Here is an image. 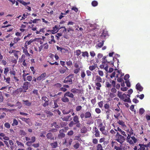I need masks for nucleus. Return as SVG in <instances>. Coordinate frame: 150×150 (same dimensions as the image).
Listing matches in <instances>:
<instances>
[{
  "mask_svg": "<svg viewBox=\"0 0 150 150\" xmlns=\"http://www.w3.org/2000/svg\"><path fill=\"white\" fill-rule=\"evenodd\" d=\"M117 74L116 77L117 78V81L119 82H122L123 80L121 77L124 75V74L122 73L120 70H117Z\"/></svg>",
  "mask_w": 150,
  "mask_h": 150,
  "instance_id": "9",
  "label": "nucleus"
},
{
  "mask_svg": "<svg viewBox=\"0 0 150 150\" xmlns=\"http://www.w3.org/2000/svg\"><path fill=\"white\" fill-rule=\"evenodd\" d=\"M4 126L6 128H9L10 127V124L8 122H6L4 124Z\"/></svg>",
  "mask_w": 150,
  "mask_h": 150,
  "instance_id": "62",
  "label": "nucleus"
},
{
  "mask_svg": "<svg viewBox=\"0 0 150 150\" xmlns=\"http://www.w3.org/2000/svg\"><path fill=\"white\" fill-rule=\"evenodd\" d=\"M50 145L52 148H55L57 146V142L50 143Z\"/></svg>",
  "mask_w": 150,
  "mask_h": 150,
  "instance_id": "32",
  "label": "nucleus"
},
{
  "mask_svg": "<svg viewBox=\"0 0 150 150\" xmlns=\"http://www.w3.org/2000/svg\"><path fill=\"white\" fill-rule=\"evenodd\" d=\"M82 53V56L83 57H85L86 56L87 57H88L89 55L87 52L85 51V52H83Z\"/></svg>",
  "mask_w": 150,
  "mask_h": 150,
  "instance_id": "43",
  "label": "nucleus"
},
{
  "mask_svg": "<svg viewBox=\"0 0 150 150\" xmlns=\"http://www.w3.org/2000/svg\"><path fill=\"white\" fill-rule=\"evenodd\" d=\"M54 127L56 128H59L60 127V126L58 125L56 122H54L51 124V127Z\"/></svg>",
  "mask_w": 150,
  "mask_h": 150,
  "instance_id": "35",
  "label": "nucleus"
},
{
  "mask_svg": "<svg viewBox=\"0 0 150 150\" xmlns=\"http://www.w3.org/2000/svg\"><path fill=\"white\" fill-rule=\"evenodd\" d=\"M22 48L23 50V53L25 56H30V54L28 52L27 49H25L23 47H22Z\"/></svg>",
  "mask_w": 150,
  "mask_h": 150,
  "instance_id": "28",
  "label": "nucleus"
},
{
  "mask_svg": "<svg viewBox=\"0 0 150 150\" xmlns=\"http://www.w3.org/2000/svg\"><path fill=\"white\" fill-rule=\"evenodd\" d=\"M81 68H76L74 70V73L76 74H78L80 71Z\"/></svg>",
  "mask_w": 150,
  "mask_h": 150,
  "instance_id": "57",
  "label": "nucleus"
},
{
  "mask_svg": "<svg viewBox=\"0 0 150 150\" xmlns=\"http://www.w3.org/2000/svg\"><path fill=\"white\" fill-rule=\"evenodd\" d=\"M65 94L67 96L71 98H74V96L73 94L69 91L67 92Z\"/></svg>",
  "mask_w": 150,
  "mask_h": 150,
  "instance_id": "25",
  "label": "nucleus"
},
{
  "mask_svg": "<svg viewBox=\"0 0 150 150\" xmlns=\"http://www.w3.org/2000/svg\"><path fill=\"white\" fill-rule=\"evenodd\" d=\"M110 106L109 104L106 103L104 105V108H105V110L110 109Z\"/></svg>",
  "mask_w": 150,
  "mask_h": 150,
  "instance_id": "54",
  "label": "nucleus"
},
{
  "mask_svg": "<svg viewBox=\"0 0 150 150\" xmlns=\"http://www.w3.org/2000/svg\"><path fill=\"white\" fill-rule=\"evenodd\" d=\"M79 117L77 115L74 116L73 117V121L75 123H79L80 122Z\"/></svg>",
  "mask_w": 150,
  "mask_h": 150,
  "instance_id": "27",
  "label": "nucleus"
},
{
  "mask_svg": "<svg viewBox=\"0 0 150 150\" xmlns=\"http://www.w3.org/2000/svg\"><path fill=\"white\" fill-rule=\"evenodd\" d=\"M4 80H5V82L8 83H9L10 81V78L9 77L6 78L5 76H4Z\"/></svg>",
  "mask_w": 150,
  "mask_h": 150,
  "instance_id": "39",
  "label": "nucleus"
},
{
  "mask_svg": "<svg viewBox=\"0 0 150 150\" xmlns=\"http://www.w3.org/2000/svg\"><path fill=\"white\" fill-rule=\"evenodd\" d=\"M114 149L116 150H122V149L120 147L117 146H114Z\"/></svg>",
  "mask_w": 150,
  "mask_h": 150,
  "instance_id": "64",
  "label": "nucleus"
},
{
  "mask_svg": "<svg viewBox=\"0 0 150 150\" xmlns=\"http://www.w3.org/2000/svg\"><path fill=\"white\" fill-rule=\"evenodd\" d=\"M100 128L99 129L100 131L102 132V133L103 134H105V133L104 132V131L105 130V127L103 125L102 127H100Z\"/></svg>",
  "mask_w": 150,
  "mask_h": 150,
  "instance_id": "42",
  "label": "nucleus"
},
{
  "mask_svg": "<svg viewBox=\"0 0 150 150\" xmlns=\"http://www.w3.org/2000/svg\"><path fill=\"white\" fill-rule=\"evenodd\" d=\"M82 109V107L81 105L77 106L76 107V111H79Z\"/></svg>",
  "mask_w": 150,
  "mask_h": 150,
  "instance_id": "49",
  "label": "nucleus"
},
{
  "mask_svg": "<svg viewBox=\"0 0 150 150\" xmlns=\"http://www.w3.org/2000/svg\"><path fill=\"white\" fill-rule=\"evenodd\" d=\"M103 101H100L98 103V105L100 108H102L103 106Z\"/></svg>",
  "mask_w": 150,
  "mask_h": 150,
  "instance_id": "52",
  "label": "nucleus"
},
{
  "mask_svg": "<svg viewBox=\"0 0 150 150\" xmlns=\"http://www.w3.org/2000/svg\"><path fill=\"white\" fill-rule=\"evenodd\" d=\"M25 58V55L24 54H22L21 56V58H20L19 59V62L22 63L23 61L26 60Z\"/></svg>",
  "mask_w": 150,
  "mask_h": 150,
  "instance_id": "30",
  "label": "nucleus"
},
{
  "mask_svg": "<svg viewBox=\"0 0 150 150\" xmlns=\"http://www.w3.org/2000/svg\"><path fill=\"white\" fill-rule=\"evenodd\" d=\"M68 69L66 67H65L64 68L61 67L59 71L61 74H64L67 70H68Z\"/></svg>",
  "mask_w": 150,
  "mask_h": 150,
  "instance_id": "20",
  "label": "nucleus"
},
{
  "mask_svg": "<svg viewBox=\"0 0 150 150\" xmlns=\"http://www.w3.org/2000/svg\"><path fill=\"white\" fill-rule=\"evenodd\" d=\"M64 130L61 129L59 131V133L58 135V137L59 139H62L65 137V134L64 133Z\"/></svg>",
  "mask_w": 150,
  "mask_h": 150,
  "instance_id": "14",
  "label": "nucleus"
},
{
  "mask_svg": "<svg viewBox=\"0 0 150 150\" xmlns=\"http://www.w3.org/2000/svg\"><path fill=\"white\" fill-rule=\"evenodd\" d=\"M130 95H126L125 93H124L122 94V97L120 99L122 100L125 102L131 103V101L130 98Z\"/></svg>",
  "mask_w": 150,
  "mask_h": 150,
  "instance_id": "7",
  "label": "nucleus"
},
{
  "mask_svg": "<svg viewBox=\"0 0 150 150\" xmlns=\"http://www.w3.org/2000/svg\"><path fill=\"white\" fill-rule=\"evenodd\" d=\"M110 82L112 83V85L113 87V88H112L111 90V92L113 93H116L117 91L116 89L115 88V87L116 86L115 81L114 80H112L110 79Z\"/></svg>",
  "mask_w": 150,
  "mask_h": 150,
  "instance_id": "12",
  "label": "nucleus"
},
{
  "mask_svg": "<svg viewBox=\"0 0 150 150\" xmlns=\"http://www.w3.org/2000/svg\"><path fill=\"white\" fill-rule=\"evenodd\" d=\"M23 87H20L19 88H18L16 91V93H21L22 92L23 93Z\"/></svg>",
  "mask_w": 150,
  "mask_h": 150,
  "instance_id": "40",
  "label": "nucleus"
},
{
  "mask_svg": "<svg viewBox=\"0 0 150 150\" xmlns=\"http://www.w3.org/2000/svg\"><path fill=\"white\" fill-rule=\"evenodd\" d=\"M106 87L108 88H111L112 85V84H111L108 82H106L105 83Z\"/></svg>",
  "mask_w": 150,
  "mask_h": 150,
  "instance_id": "48",
  "label": "nucleus"
},
{
  "mask_svg": "<svg viewBox=\"0 0 150 150\" xmlns=\"http://www.w3.org/2000/svg\"><path fill=\"white\" fill-rule=\"evenodd\" d=\"M30 86V83L28 81H25L23 83L22 87L23 89V93L26 92L28 90Z\"/></svg>",
  "mask_w": 150,
  "mask_h": 150,
  "instance_id": "10",
  "label": "nucleus"
},
{
  "mask_svg": "<svg viewBox=\"0 0 150 150\" xmlns=\"http://www.w3.org/2000/svg\"><path fill=\"white\" fill-rule=\"evenodd\" d=\"M73 77V74H69L65 78L63 81V83H69V84H72L73 83L72 79Z\"/></svg>",
  "mask_w": 150,
  "mask_h": 150,
  "instance_id": "6",
  "label": "nucleus"
},
{
  "mask_svg": "<svg viewBox=\"0 0 150 150\" xmlns=\"http://www.w3.org/2000/svg\"><path fill=\"white\" fill-rule=\"evenodd\" d=\"M81 91L80 90L76 88L72 89L71 90V91L74 93H78V92H80Z\"/></svg>",
  "mask_w": 150,
  "mask_h": 150,
  "instance_id": "33",
  "label": "nucleus"
},
{
  "mask_svg": "<svg viewBox=\"0 0 150 150\" xmlns=\"http://www.w3.org/2000/svg\"><path fill=\"white\" fill-rule=\"evenodd\" d=\"M117 70H118L117 69L115 70V71H114L110 76L111 78H112L113 77H115V74L116 75V76L117 74Z\"/></svg>",
  "mask_w": 150,
  "mask_h": 150,
  "instance_id": "34",
  "label": "nucleus"
},
{
  "mask_svg": "<svg viewBox=\"0 0 150 150\" xmlns=\"http://www.w3.org/2000/svg\"><path fill=\"white\" fill-rule=\"evenodd\" d=\"M85 119H86L92 117L91 113L89 111L86 112L85 113Z\"/></svg>",
  "mask_w": 150,
  "mask_h": 150,
  "instance_id": "23",
  "label": "nucleus"
},
{
  "mask_svg": "<svg viewBox=\"0 0 150 150\" xmlns=\"http://www.w3.org/2000/svg\"><path fill=\"white\" fill-rule=\"evenodd\" d=\"M144 111L145 110L143 108H142L139 109V113L140 114L142 115L144 113Z\"/></svg>",
  "mask_w": 150,
  "mask_h": 150,
  "instance_id": "63",
  "label": "nucleus"
},
{
  "mask_svg": "<svg viewBox=\"0 0 150 150\" xmlns=\"http://www.w3.org/2000/svg\"><path fill=\"white\" fill-rule=\"evenodd\" d=\"M91 4L93 6L95 7L98 5V2L96 1H92Z\"/></svg>",
  "mask_w": 150,
  "mask_h": 150,
  "instance_id": "44",
  "label": "nucleus"
},
{
  "mask_svg": "<svg viewBox=\"0 0 150 150\" xmlns=\"http://www.w3.org/2000/svg\"><path fill=\"white\" fill-rule=\"evenodd\" d=\"M75 123L73 121H71L69 124V127H72L74 125H75Z\"/></svg>",
  "mask_w": 150,
  "mask_h": 150,
  "instance_id": "61",
  "label": "nucleus"
},
{
  "mask_svg": "<svg viewBox=\"0 0 150 150\" xmlns=\"http://www.w3.org/2000/svg\"><path fill=\"white\" fill-rule=\"evenodd\" d=\"M47 74L46 73H44L42 74L40 76L37 78V80L40 81L45 79L46 78Z\"/></svg>",
  "mask_w": 150,
  "mask_h": 150,
  "instance_id": "15",
  "label": "nucleus"
},
{
  "mask_svg": "<svg viewBox=\"0 0 150 150\" xmlns=\"http://www.w3.org/2000/svg\"><path fill=\"white\" fill-rule=\"evenodd\" d=\"M115 140L122 145L125 141L126 138L117 132L115 137Z\"/></svg>",
  "mask_w": 150,
  "mask_h": 150,
  "instance_id": "1",
  "label": "nucleus"
},
{
  "mask_svg": "<svg viewBox=\"0 0 150 150\" xmlns=\"http://www.w3.org/2000/svg\"><path fill=\"white\" fill-rule=\"evenodd\" d=\"M91 102L93 105H94L96 102V98H94L93 99H92L91 100Z\"/></svg>",
  "mask_w": 150,
  "mask_h": 150,
  "instance_id": "50",
  "label": "nucleus"
},
{
  "mask_svg": "<svg viewBox=\"0 0 150 150\" xmlns=\"http://www.w3.org/2000/svg\"><path fill=\"white\" fill-rule=\"evenodd\" d=\"M104 44V41H102L98 43L97 45V46L98 47L101 48V47Z\"/></svg>",
  "mask_w": 150,
  "mask_h": 150,
  "instance_id": "41",
  "label": "nucleus"
},
{
  "mask_svg": "<svg viewBox=\"0 0 150 150\" xmlns=\"http://www.w3.org/2000/svg\"><path fill=\"white\" fill-rule=\"evenodd\" d=\"M67 96L64 94V96L62 97L61 100L64 103H67L69 101V99L67 97Z\"/></svg>",
  "mask_w": 150,
  "mask_h": 150,
  "instance_id": "21",
  "label": "nucleus"
},
{
  "mask_svg": "<svg viewBox=\"0 0 150 150\" xmlns=\"http://www.w3.org/2000/svg\"><path fill=\"white\" fill-rule=\"evenodd\" d=\"M20 119L23 121L26 122L30 126L31 125V123L30 122L29 118H26L24 117H22Z\"/></svg>",
  "mask_w": 150,
  "mask_h": 150,
  "instance_id": "19",
  "label": "nucleus"
},
{
  "mask_svg": "<svg viewBox=\"0 0 150 150\" xmlns=\"http://www.w3.org/2000/svg\"><path fill=\"white\" fill-rule=\"evenodd\" d=\"M85 113H81L80 115V117L81 119L83 120V119H85Z\"/></svg>",
  "mask_w": 150,
  "mask_h": 150,
  "instance_id": "60",
  "label": "nucleus"
},
{
  "mask_svg": "<svg viewBox=\"0 0 150 150\" xmlns=\"http://www.w3.org/2000/svg\"><path fill=\"white\" fill-rule=\"evenodd\" d=\"M23 102L24 103V104L28 106H30L31 105V103L29 102L28 100H22Z\"/></svg>",
  "mask_w": 150,
  "mask_h": 150,
  "instance_id": "29",
  "label": "nucleus"
},
{
  "mask_svg": "<svg viewBox=\"0 0 150 150\" xmlns=\"http://www.w3.org/2000/svg\"><path fill=\"white\" fill-rule=\"evenodd\" d=\"M58 27L57 25H55L53 28V29L51 30H48L47 32H50L52 34H54L57 33L59 30H58Z\"/></svg>",
  "mask_w": 150,
  "mask_h": 150,
  "instance_id": "16",
  "label": "nucleus"
},
{
  "mask_svg": "<svg viewBox=\"0 0 150 150\" xmlns=\"http://www.w3.org/2000/svg\"><path fill=\"white\" fill-rule=\"evenodd\" d=\"M51 39H49V41L48 43L50 44H51L52 43H55L56 41L54 39V37L53 35H51Z\"/></svg>",
  "mask_w": 150,
  "mask_h": 150,
  "instance_id": "31",
  "label": "nucleus"
},
{
  "mask_svg": "<svg viewBox=\"0 0 150 150\" xmlns=\"http://www.w3.org/2000/svg\"><path fill=\"white\" fill-rule=\"evenodd\" d=\"M9 71V68L8 67H6L4 68V74L6 76L7 75L8 72Z\"/></svg>",
  "mask_w": 150,
  "mask_h": 150,
  "instance_id": "46",
  "label": "nucleus"
},
{
  "mask_svg": "<svg viewBox=\"0 0 150 150\" xmlns=\"http://www.w3.org/2000/svg\"><path fill=\"white\" fill-rule=\"evenodd\" d=\"M59 106L57 103V102L56 100H54V105L52 107L54 108H58Z\"/></svg>",
  "mask_w": 150,
  "mask_h": 150,
  "instance_id": "38",
  "label": "nucleus"
},
{
  "mask_svg": "<svg viewBox=\"0 0 150 150\" xmlns=\"http://www.w3.org/2000/svg\"><path fill=\"white\" fill-rule=\"evenodd\" d=\"M20 134L22 136H24L26 135V133L23 130H21L20 131Z\"/></svg>",
  "mask_w": 150,
  "mask_h": 150,
  "instance_id": "45",
  "label": "nucleus"
},
{
  "mask_svg": "<svg viewBox=\"0 0 150 150\" xmlns=\"http://www.w3.org/2000/svg\"><path fill=\"white\" fill-rule=\"evenodd\" d=\"M35 137L34 136L32 137L31 138V140L30 141L27 142L26 144L28 146H31L34 148H38L39 146V143L32 144V143L35 142Z\"/></svg>",
  "mask_w": 150,
  "mask_h": 150,
  "instance_id": "5",
  "label": "nucleus"
},
{
  "mask_svg": "<svg viewBox=\"0 0 150 150\" xmlns=\"http://www.w3.org/2000/svg\"><path fill=\"white\" fill-rule=\"evenodd\" d=\"M102 81V79L98 75L96 76V79L95 80V85L96 86V89L97 90H100V88L101 87V85L100 82Z\"/></svg>",
  "mask_w": 150,
  "mask_h": 150,
  "instance_id": "4",
  "label": "nucleus"
},
{
  "mask_svg": "<svg viewBox=\"0 0 150 150\" xmlns=\"http://www.w3.org/2000/svg\"><path fill=\"white\" fill-rule=\"evenodd\" d=\"M93 133H95V136L96 137H100V132L98 128L96 127H93Z\"/></svg>",
  "mask_w": 150,
  "mask_h": 150,
  "instance_id": "13",
  "label": "nucleus"
},
{
  "mask_svg": "<svg viewBox=\"0 0 150 150\" xmlns=\"http://www.w3.org/2000/svg\"><path fill=\"white\" fill-rule=\"evenodd\" d=\"M21 39L19 38H15L13 40V42L14 43H17Z\"/></svg>",
  "mask_w": 150,
  "mask_h": 150,
  "instance_id": "51",
  "label": "nucleus"
},
{
  "mask_svg": "<svg viewBox=\"0 0 150 150\" xmlns=\"http://www.w3.org/2000/svg\"><path fill=\"white\" fill-rule=\"evenodd\" d=\"M61 119L63 121H70L72 119V118L71 117V116L70 115L64 117L63 118L62 117Z\"/></svg>",
  "mask_w": 150,
  "mask_h": 150,
  "instance_id": "17",
  "label": "nucleus"
},
{
  "mask_svg": "<svg viewBox=\"0 0 150 150\" xmlns=\"http://www.w3.org/2000/svg\"><path fill=\"white\" fill-rule=\"evenodd\" d=\"M117 96L120 99L122 97V93L121 92L118 91Z\"/></svg>",
  "mask_w": 150,
  "mask_h": 150,
  "instance_id": "58",
  "label": "nucleus"
},
{
  "mask_svg": "<svg viewBox=\"0 0 150 150\" xmlns=\"http://www.w3.org/2000/svg\"><path fill=\"white\" fill-rule=\"evenodd\" d=\"M87 129L85 127L83 126L81 129V132L82 133H85L87 132Z\"/></svg>",
  "mask_w": 150,
  "mask_h": 150,
  "instance_id": "36",
  "label": "nucleus"
},
{
  "mask_svg": "<svg viewBox=\"0 0 150 150\" xmlns=\"http://www.w3.org/2000/svg\"><path fill=\"white\" fill-rule=\"evenodd\" d=\"M96 150H104L103 149L102 145L100 144H98L96 146Z\"/></svg>",
  "mask_w": 150,
  "mask_h": 150,
  "instance_id": "37",
  "label": "nucleus"
},
{
  "mask_svg": "<svg viewBox=\"0 0 150 150\" xmlns=\"http://www.w3.org/2000/svg\"><path fill=\"white\" fill-rule=\"evenodd\" d=\"M66 64L68 66H71L72 65V63L71 61L69 60L66 62Z\"/></svg>",
  "mask_w": 150,
  "mask_h": 150,
  "instance_id": "56",
  "label": "nucleus"
},
{
  "mask_svg": "<svg viewBox=\"0 0 150 150\" xmlns=\"http://www.w3.org/2000/svg\"><path fill=\"white\" fill-rule=\"evenodd\" d=\"M10 73L11 75H12L14 76H15L16 74V72L14 70V69H13V70L10 71Z\"/></svg>",
  "mask_w": 150,
  "mask_h": 150,
  "instance_id": "59",
  "label": "nucleus"
},
{
  "mask_svg": "<svg viewBox=\"0 0 150 150\" xmlns=\"http://www.w3.org/2000/svg\"><path fill=\"white\" fill-rule=\"evenodd\" d=\"M96 122L97 125H98V127H102L103 125L102 122V120L101 119H97L96 120Z\"/></svg>",
  "mask_w": 150,
  "mask_h": 150,
  "instance_id": "24",
  "label": "nucleus"
},
{
  "mask_svg": "<svg viewBox=\"0 0 150 150\" xmlns=\"http://www.w3.org/2000/svg\"><path fill=\"white\" fill-rule=\"evenodd\" d=\"M136 88L139 91H142L143 88L141 85L139 83H138L136 86Z\"/></svg>",
  "mask_w": 150,
  "mask_h": 150,
  "instance_id": "18",
  "label": "nucleus"
},
{
  "mask_svg": "<svg viewBox=\"0 0 150 150\" xmlns=\"http://www.w3.org/2000/svg\"><path fill=\"white\" fill-rule=\"evenodd\" d=\"M18 123L17 120L16 119H14L13 120V123L12 124V125L13 126L17 125H18Z\"/></svg>",
  "mask_w": 150,
  "mask_h": 150,
  "instance_id": "47",
  "label": "nucleus"
},
{
  "mask_svg": "<svg viewBox=\"0 0 150 150\" xmlns=\"http://www.w3.org/2000/svg\"><path fill=\"white\" fill-rule=\"evenodd\" d=\"M47 139H50L51 140L54 139V137L53 136V134L51 133H48L46 135Z\"/></svg>",
  "mask_w": 150,
  "mask_h": 150,
  "instance_id": "26",
  "label": "nucleus"
},
{
  "mask_svg": "<svg viewBox=\"0 0 150 150\" xmlns=\"http://www.w3.org/2000/svg\"><path fill=\"white\" fill-rule=\"evenodd\" d=\"M81 51L80 50H78L76 51V55L77 56H79L81 54Z\"/></svg>",
  "mask_w": 150,
  "mask_h": 150,
  "instance_id": "55",
  "label": "nucleus"
},
{
  "mask_svg": "<svg viewBox=\"0 0 150 150\" xmlns=\"http://www.w3.org/2000/svg\"><path fill=\"white\" fill-rule=\"evenodd\" d=\"M133 132H129V134H128V136L126 138V141L127 142L129 143L130 144L132 145L135 143L137 142V139L134 137H131V135L133 134Z\"/></svg>",
  "mask_w": 150,
  "mask_h": 150,
  "instance_id": "2",
  "label": "nucleus"
},
{
  "mask_svg": "<svg viewBox=\"0 0 150 150\" xmlns=\"http://www.w3.org/2000/svg\"><path fill=\"white\" fill-rule=\"evenodd\" d=\"M113 112L115 113V115H114V117L117 119H118V117L120 116L121 113L122 112L120 108H118L113 110Z\"/></svg>",
  "mask_w": 150,
  "mask_h": 150,
  "instance_id": "8",
  "label": "nucleus"
},
{
  "mask_svg": "<svg viewBox=\"0 0 150 150\" xmlns=\"http://www.w3.org/2000/svg\"><path fill=\"white\" fill-rule=\"evenodd\" d=\"M149 144H139L137 146H135L134 148V150H149Z\"/></svg>",
  "mask_w": 150,
  "mask_h": 150,
  "instance_id": "3",
  "label": "nucleus"
},
{
  "mask_svg": "<svg viewBox=\"0 0 150 150\" xmlns=\"http://www.w3.org/2000/svg\"><path fill=\"white\" fill-rule=\"evenodd\" d=\"M107 57H108V56H104L102 59V64H107L108 63H109L110 62V61H108V60L106 59V58Z\"/></svg>",
  "mask_w": 150,
  "mask_h": 150,
  "instance_id": "22",
  "label": "nucleus"
},
{
  "mask_svg": "<svg viewBox=\"0 0 150 150\" xmlns=\"http://www.w3.org/2000/svg\"><path fill=\"white\" fill-rule=\"evenodd\" d=\"M42 101H44L45 103L42 104V105L44 107H46L49 105L48 98L46 96H43L42 98Z\"/></svg>",
  "mask_w": 150,
  "mask_h": 150,
  "instance_id": "11",
  "label": "nucleus"
},
{
  "mask_svg": "<svg viewBox=\"0 0 150 150\" xmlns=\"http://www.w3.org/2000/svg\"><path fill=\"white\" fill-rule=\"evenodd\" d=\"M16 143L18 146H20L21 147H23L24 146V144L22 143L21 142H19L18 141H16Z\"/></svg>",
  "mask_w": 150,
  "mask_h": 150,
  "instance_id": "53",
  "label": "nucleus"
}]
</instances>
